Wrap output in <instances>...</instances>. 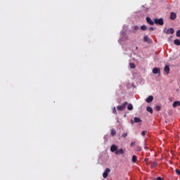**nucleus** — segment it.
Listing matches in <instances>:
<instances>
[{"mask_svg":"<svg viewBox=\"0 0 180 180\" xmlns=\"http://www.w3.org/2000/svg\"><path fill=\"white\" fill-rule=\"evenodd\" d=\"M154 101V97L153 96H149L147 98H146V102L147 103H151V102Z\"/></svg>","mask_w":180,"mask_h":180,"instance_id":"obj_9","label":"nucleus"},{"mask_svg":"<svg viewBox=\"0 0 180 180\" xmlns=\"http://www.w3.org/2000/svg\"><path fill=\"white\" fill-rule=\"evenodd\" d=\"M149 30H150L151 32L154 31V27H149Z\"/></svg>","mask_w":180,"mask_h":180,"instance_id":"obj_30","label":"nucleus"},{"mask_svg":"<svg viewBox=\"0 0 180 180\" xmlns=\"http://www.w3.org/2000/svg\"><path fill=\"white\" fill-rule=\"evenodd\" d=\"M173 108H176L178 106H180V101H174L172 104Z\"/></svg>","mask_w":180,"mask_h":180,"instance_id":"obj_12","label":"nucleus"},{"mask_svg":"<svg viewBox=\"0 0 180 180\" xmlns=\"http://www.w3.org/2000/svg\"><path fill=\"white\" fill-rule=\"evenodd\" d=\"M170 19L172 20H175V19H176V13H174V12H172L170 13Z\"/></svg>","mask_w":180,"mask_h":180,"instance_id":"obj_10","label":"nucleus"},{"mask_svg":"<svg viewBox=\"0 0 180 180\" xmlns=\"http://www.w3.org/2000/svg\"><path fill=\"white\" fill-rule=\"evenodd\" d=\"M147 133V131H143L141 132L142 136H146V134Z\"/></svg>","mask_w":180,"mask_h":180,"instance_id":"obj_29","label":"nucleus"},{"mask_svg":"<svg viewBox=\"0 0 180 180\" xmlns=\"http://www.w3.org/2000/svg\"><path fill=\"white\" fill-rule=\"evenodd\" d=\"M141 30H147V26L146 25L141 26Z\"/></svg>","mask_w":180,"mask_h":180,"instance_id":"obj_22","label":"nucleus"},{"mask_svg":"<svg viewBox=\"0 0 180 180\" xmlns=\"http://www.w3.org/2000/svg\"><path fill=\"white\" fill-rule=\"evenodd\" d=\"M131 161H132V162H136V161H137V156L133 155L132 158H131Z\"/></svg>","mask_w":180,"mask_h":180,"instance_id":"obj_18","label":"nucleus"},{"mask_svg":"<svg viewBox=\"0 0 180 180\" xmlns=\"http://www.w3.org/2000/svg\"><path fill=\"white\" fill-rule=\"evenodd\" d=\"M158 162H153L152 165H151V168H155V166L158 165Z\"/></svg>","mask_w":180,"mask_h":180,"instance_id":"obj_20","label":"nucleus"},{"mask_svg":"<svg viewBox=\"0 0 180 180\" xmlns=\"http://www.w3.org/2000/svg\"><path fill=\"white\" fill-rule=\"evenodd\" d=\"M131 122L132 124H134V123H141V119H140V117H135L134 118V121L131 120Z\"/></svg>","mask_w":180,"mask_h":180,"instance_id":"obj_4","label":"nucleus"},{"mask_svg":"<svg viewBox=\"0 0 180 180\" xmlns=\"http://www.w3.org/2000/svg\"><path fill=\"white\" fill-rule=\"evenodd\" d=\"M127 105H129V103H127V101H125L123 103V104L122 105H118L117 107V110L122 111V110H124V109H126V106H127Z\"/></svg>","mask_w":180,"mask_h":180,"instance_id":"obj_1","label":"nucleus"},{"mask_svg":"<svg viewBox=\"0 0 180 180\" xmlns=\"http://www.w3.org/2000/svg\"><path fill=\"white\" fill-rule=\"evenodd\" d=\"M176 174L177 175H179V176H180V170L178 169H176Z\"/></svg>","mask_w":180,"mask_h":180,"instance_id":"obj_28","label":"nucleus"},{"mask_svg":"<svg viewBox=\"0 0 180 180\" xmlns=\"http://www.w3.org/2000/svg\"><path fill=\"white\" fill-rule=\"evenodd\" d=\"M146 22L147 23H148V25H150V26H153L154 25V21H152L150 17H146Z\"/></svg>","mask_w":180,"mask_h":180,"instance_id":"obj_8","label":"nucleus"},{"mask_svg":"<svg viewBox=\"0 0 180 180\" xmlns=\"http://www.w3.org/2000/svg\"><path fill=\"white\" fill-rule=\"evenodd\" d=\"M157 180H162V178L159 176V177L157 178Z\"/></svg>","mask_w":180,"mask_h":180,"instance_id":"obj_34","label":"nucleus"},{"mask_svg":"<svg viewBox=\"0 0 180 180\" xmlns=\"http://www.w3.org/2000/svg\"><path fill=\"white\" fill-rule=\"evenodd\" d=\"M127 110H133V105L129 104L127 106Z\"/></svg>","mask_w":180,"mask_h":180,"instance_id":"obj_19","label":"nucleus"},{"mask_svg":"<svg viewBox=\"0 0 180 180\" xmlns=\"http://www.w3.org/2000/svg\"><path fill=\"white\" fill-rule=\"evenodd\" d=\"M164 71L166 72V74H169V71H170L169 66L165 65L164 68Z\"/></svg>","mask_w":180,"mask_h":180,"instance_id":"obj_13","label":"nucleus"},{"mask_svg":"<svg viewBox=\"0 0 180 180\" xmlns=\"http://www.w3.org/2000/svg\"><path fill=\"white\" fill-rule=\"evenodd\" d=\"M136 151H141V147L137 146L136 148Z\"/></svg>","mask_w":180,"mask_h":180,"instance_id":"obj_26","label":"nucleus"},{"mask_svg":"<svg viewBox=\"0 0 180 180\" xmlns=\"http://www.w3.org/2000/svg\"><path fill=\"white\" fill-rule=\"evenodd\" d=\"M136 49H139V47L136 46Z\"/></svg>","mask_w":180,"mask_h":180,"instance_id":"obj_35","label":"nucleus"},{"mask_svg":"<svg viewBox=\"0 0 180 180\" xmlns=\"http://www.w3.org/2000/svg\"><path fill=\"white\" fill-rule=\"evenodd\" d=\"M115 154L116 155H122V154H124V150L123 148L117 150Z\"/></svg>","mask_w":180,"mask_h":180,"instance_id":"obj_6","label":"nucleus"},{"mask_svg":"<svg viewBox=\"0 0 180 180\" xmlns=\"http://www.w3.org/2000/svg\"><path fill=\"white\" fill-rule=\"evenodd\" d=\"M109 172H110V169L109 168H106L103 174V177L104 179L108 178Z\"/></svg>","mask_w":180,"mask_h":180,"instance_id":"obj_5","label":"nucleus"},{"mask_svg":"<svg viewBox=\"0 0 180 180\" xmlns=\"http://www.w3.org/2000/svg\"><path fill=\"white\" fill-rule=\"evenodd\" d=\"M146 110H147L148 112H149V113L153 114V108H151V107H147V108H146Z\"/></svg>","mask_w":180,"mask_h":180,"instance_id":"obj_17","label":"nucleus"},{"mask_svg":"<svg viewBox=\"0 0 180 180\" xmlns=\"http://www.w3.org/2000/svg\"><path fill=\"white\" fill-rule=\"evenodd\" d=\"M112 113H114V115H117V112L116 111V107H114L112 108Z\"/></svg>","mask_w":180,"mask_h":180,"instance_id":"obj_23","label":"nucleus"},{"mask_svg":"<svg viewBox=\"0 0 180 180\" xmlns=\"http://www.w3.org/2000/svg\"><path fill=\"white\" fill-rule=\"evenodd\" d=\"M174 44H176V46H180L179 39H174Z\"/></svg>","mask_w":180,"mask_h":180,"instance_id":"obj_16","label":"nucleus"},{"mask_svg":"<svg viewBox=\"0 0 180 180\" xmlns=\"http://www.w3.org/2000/svg\"><path fill=\"white\" fill-rule=\"evenodd\" d=\"M143 41H145L146 43H151V39L148 38V36H144Z\"/></svg>","mask_w":180,"mask_h":180,"instance_id":"obj_11","label":"nucleus"},{"mask_svg":"<svg viewBox=\"0 0 180 180\" xmlns=\"http://www.w3.org/2000/svg\"><path fill=\"white\" fill-rule=\"evenodd\" d=\"M134 144H136V142H132V143H131V147H133V146H134Z\"/></svg>","mask_w":180,"mask_h":180,"instance_id":"obj_32","label":"nucleus"},{"mask_svg":"<svg viewBox=\"0 0 180 180\" xmlns=\"http://www.w3.org/2000/svg\"><path fill=\"white\" fill-rule=\"evenodd\" d=\"M131 68H136V65L134 63H130Z\"/></svg>","mask_w":180,"mask_h":180,"instance_id":"obj_25","label":"nucleus"},{"mask_svg":"<svg viewBox=\"0 0 180 180\" xmlns=\"http://www.w3.org/2000/svg\"><path fill=\"white\" fill-rule=\"evenodd\" d=\"M110 135L111 136H116V129H112L110 131Z\"/></svg>","mask_w":180,"mask_h":180,"instance_id":"obj_15","label":"nucleus"},{"mask_svg":"<svg viewBox=\"0 0 180 180\" xmlns=\"http://www.w3.org/2000/svg\"><path fill=\"white\" fill-rule=\"evenodd\" d=\"M117 151V146L116 145H112L110 147V152L115 153Z\"/></svg>","mask_w":180,"mask_h":180,"instance_id":"obj_7","label":"nucleus"},{"mask_svg":"<svg viewBox=\"0 0 180 180\" xmlns=\"http://www.w3.org/2000/svg\"><path fill=\"white\" fill-rule=\"evenodd\" d=\"M164 32L166 33V34H174V33H175V30H174V28H169L167 30L165 28L164 30Z\"/></svg>","mask_w":180,"mask_h":180,"instance_id":"obj_3","label":"nucleus"},{"mask_svg":"<svg viewBox=\"0 0 180 180\" xmlns=\"http://www.w3.org/2000/svg\"><path fill=\"white\" fill-rule=\"evenodd\" d=\"M155 108V110H157V112H160V110H161V106H160V105H156Z\"/></svg>","mask_w":180,"mask_h":180,"instance_id":"obj_21","label":"nucleus"},{"mask_svg":"<svg viewBox=\"0 0 180 180\" xmlns=\"http://www.w3.org/2000/svg\"><path fill=\"white\" fill-rule=\"evenodd\" d=\"M154 23L155 25H160V26H162L164 25V19L162 18H155L154 19Z\"/></svg>","mask_w":180,"mask_h":180,"instance_id":"obj_2","label":"nucleus"},{"mask_svg":"<svg viewBox=\"0 0 180 180\" xmlns=\"http://www.w3.org/2000/svg\"><path fill=\"white\" fill-rule=\"evenodd\" d=\"M134 30H139V26H135L134 27Z\"/></svg>","mask_w":180,"mask_h":180,"instance_id":"obj_31","label":"nucleus"},{"mask_svg":"<svg viewBox=\"0 0 180 180\" xmlns=\"http://www.w3.org/2000/svg\"><path fill=\"white\" fill-rule=\"evenodd\" d=\"M176 37H180V30H179L176 33Z\"/></svg>","mask_w":180,"mask_h":180,"instance_id":"obj_24","label":"nucleus"},{"mask_svg":"<svg viewBox=\"0 0 180 180\" xmlns=\"http://www.w3.org/2000/svg\"><path fill=\"white\" fill-rule=\"evenodd\" d=\"M153 72L154 74H160V70L158 68H155L153 69Z\"/></svg>","mask_w":180,"mask_h":180,"instance_id":"obj_14","label":"nucleus"},{"mask_svg":"<svg viewBox=\"0 0 180 180\" xmlns=\"http://www.w3.org/2000/svg\"><path fill=\"white\" fill-rule=\"evenodd\" d=\"M144 161H145V162H148V159L146 158V159H144Z\"/></svg>","mask_w":180,"mask_h":180,"instance_id":"obj_33","label":"nucleus"},{"mask_svg":"<svg viewBox=\"0 0 180 180\" xmlns=\"http://www.w3.org/2000/svg\"><path fill=\"white\" fill-rule=\"evenodd\" d=\"M122 137H123L124 139H125V137H127V132L124 133V134L122 135Z\"/></svg>","mask_w":180,"mask_h":180,"instance_id":"obj_27","label":"nucleus"}]
</instances>
